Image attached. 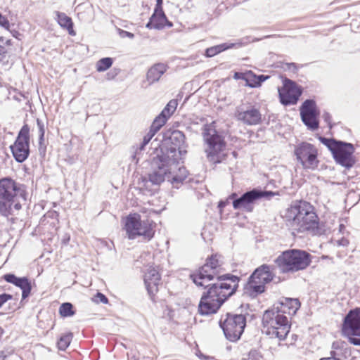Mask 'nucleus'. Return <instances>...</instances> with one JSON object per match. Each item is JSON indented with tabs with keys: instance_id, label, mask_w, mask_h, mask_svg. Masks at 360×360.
<instances>
[{
	"instance_id": "f257e3e1",
	"label": "nucleus",
	"mask_w": 360,
	"mask_h": 360,
	"mask_svg": "<svg viewBox=\"0 0 360 360\" xmlns=\"http://www.w3.org/2000/svg\"><path fill=\"white\" fill-rule=\"evenodd\" d=\"M220 258L219 255H212L202 266L191 275L197 286L208 288L202 295L198 304V311L201 315L217 313L238 287L240 279L238 276L219 275L222 265Z\"/></svg>"
},
{
	"instance_id": "f03ea898",
	"label": "nucleus",
	"mask_w": 360,
	"mask_h": 360,
	"mask_svg": "<svg viewBox=\"0 0 360 360\" xmlns=\"http://www.w3.org/2000/svg\"><path fill=\"white\" fill-rule=\"evenodd\" d=\"M184 143L185 136L179 130H174L164 139L160 153L153 159L154 170L149 175L151 182L162 181L168 169H175L176 162L186 153Z\"/></svg>"
},
{
	"instance_id": "7ed1b4c3",
	"label": "nucleus",
	"mask_w": 360,
	"mask_h": 360,
	"mask_svg": "<svg viewBox=\"0 0 360 360\" xmlns=\"http://www.w3.org/2000/svg\"><path fill=\"white\" fill-rule=\"evenodd\" d=\"M286 217L290 220L293 231L311 235L325 233V229L319 221V217L310 203L306 201L295 202L288 208Z\"/></svg>"
},
{
	"instance_id": "20e7f679",
	"label": "nucleus",
	"mask_w": 360,
	"mask_h": 360,
	"mask_svg": "<svg viewBox=\"0 0 360 360\" xmlns=\"http://www.w3.org/2000/svg\"><path fill=\"white\" fill-rule=\"evenodd\" d=\"M290 325L286 315L280 313L276 307L266 310L262 316V329L264 334L270 338L283 340L290 332Z\"/></svg>"
},
{
	"instance_id": "39448f33",
	"label": "nucleus",
	"mask_w": 360,
	"mask_h": 360,
	"mask_svg": "<svg viewBox=\"0 0 360 360\" xmlns=\"http://www.w3.org/2000/svg\"><path fill=\"white\" fill-rule=\"evenodd\" d=\"M311 262V255L304 250L292 249L283 252L275 263L281 273H294L307 268Z\"/></svg>"
},
{
	"instance_id": "423d86ee",
	"label": "nucleus",
	"mask_w": 360,
	"mask_h": 360,
	"mask_svg": "<svg viewBox=\"0 0 360 360\" xmlns=\"http://www.w3.org/2000/svg\"><path fill=\"white\" fill-rule=\"evenodd\" d=\"M18 195L22 196L15 182L9 178L0 180V212L4 216L14 214L22 207Z\"/></svg>"
},
{
	"instance_id": "0eeeda50",
	"label": "nucleus",
	"mask_w": 360,
	"mask_h": 360,
	"mask_svg": "<svg viewBox=\"0 0 360 360\" xmlns=\"http://www.w3.org/2000/svg\"><path fill=\"white\" fill-rule=\"evenodd\" d=\"M202 134L207 146L205 148L207 158L213 163L221 162L226 155V143L224 139L217 133L212 124H205Z\"/></svg>"
},
{
	"instance_id": "6e6552de",
	"label": "nucleus",
	"mask_w": 360,
	"mask_h": 360,
	"mask_svg": "<svg viewBox=\"0 0 360 360\" xmlns=\"http://www.w3.org/2000/svg\"><path fill=\"white\" fill-rule=\"evenodd\" d=\"M319 140L329 149L338 164L347 169L354 166L355 148L353 144L325 137H320Z\"/></svg>"
},
{
	"instance_id": "1a4fd4ad",
	"label": "nucleus",
	"mask_w": 360,
	"mask_h": 360,
	"mask_svg": "<svg viewBox=\"0 0 360 360\" xmlns=\"http://www.w3.org/2000/svg\"><path fill=\"white\" fill-rule=\"evenodd\" d=\"M124 228L129 239L131 240L137 236H143L149 240L155 233L153 221L148 219L141 220V216L137 213L130 214L126 218Z\"/></svg>"
},
{
	"instance_id": "9d476101",
	"label": "nucleus",
	"mask_w": 360,
	"mask_h": 360,
	"mask_svg": "<svg viewBox=\"0 0 360 360\" xmlns=\"http://www.w3.org/2000/svg\"><path fill=\"white\" fill-rule=\"evenodd\" d=\"M245 326L246 317L243 314H227L226 318L220 321V326L225 337L231 342H236L240 339Z\"/></svg>"
},
{
	"instance_id": "9b49d317",
	"label": "nucleus",
	"mask_w": 360,
	"mask_h": 360,
	"mask_svg": "<svg viewBox=\"0 0 360 360\" xmlns=\"http://www.w3.org/2000/svg\"><path fill=\"white\" fill-rule=\"evenodd\" d=\"M294 153L303 169L314 170L318 167V150L313 144L302 142L295 146Z\"/></svg>"
},
{
	"instance_id": "f8f14e48",
	"label": "nucleus",
	"mask_w": 360,
	"mask_h": 360,
	"mask_svg": "<svg viewBox=\"0 0 360 360\" xmlns=\"http://www.w3.org/2000/svg\"><path fill=\"white\" fill-rule=\"evenodd\" d=\"M275 193L272 191H266L258 189H252L243 193L240 198H236V193H233L230 198L234 199L233 207L235 210H242L250 212L253 210L254 202L260 198H269L274 196Z\"/></svg>"
},
{
	"instance_id": "ddd939ff",
	"label": "nucleus",
	"mask_w": 360,
	"mask_h": 360,
	"mask_svg": "<svg viewBox=\"0 0 360 360\" xmlns=\"http://www.w3.org/2000/svg\"><path fill=\"white\" fill-rule=\"evenodd\" d=\"M301 94L302 90L297 84L288 79H285L283 87L278 88L280 101L284 105L295 104Z\"/></svg>"
},
{
	"instance_id": "4468645a",
	"label": "nucleus",
	"mask_w": 360,
	"mask_h": 360,
	"mask_svg": "<svg viewBox=\"0 0 360 360\" xmlns=\"http://www.w3.org/2000/svg\"><path fill=\"white\" fill-rule=\"evenodd\" d=\"M319 112L316 104L314 100H306L300 108V115L302 122L311 130H316L319 127L317 117Z\"/></svg>"
},
{
	"instance_id": "2eb2a0df",
	"label": "nucleus",
	"mask_w": 360,
	"mask_h": 360,
	"mask_svg": "<svg viewBox=\"0 0 360 360\" xmlns=\"http://www.w3.org/2000/svg\"><path fill=\"white\" fill-rule=\"evenodd\" d=\"M235 116L237 120L246 125H257L262 121L260 111L254 106L240 105L236 108Z\"/></svg>"
},
{
	"instance_id": "dca6fc26",
	"label": "nucleus",
	"mask_w": 360,
	"mask_h": 360,
	"mask_svg": "<svg viewBox=\"0 0 360 360\" xmlns=\"http://www.w3.org/2000/svg\"><path fill=\"white\" fill-rule=\"evenodd\" d=\"M143 281L149 296L153 300L155 294L158 292L159 285L161 283L160 274L155 267L150 266L144 274Z\"/></svg>"
},
{
	"instance_id": "f3484780",
	"label": "nucleus",
	"mask_w": 360,
	"mask_h": 360,
	"mask_svg": "<svg viewBox=\"0 0 360 360\" xmlns=\"http://www.w3.org/2000/svg\"><path fill=\"white\" fill-rule=\"evenodd\" d=\"M342 332L345 335L360 334V310L350 311L345 317Z\"/></svg>"
},
{
	"instance_id": "a211bd4d",
	"label": "nucleus",
	"mask_w": 360,
	"mask_h": 360,
	"mask_svg": "<svg viewBox=\"0 0 360 360\" xmlns=\"http://www.w3.org/2000/svg\"><path fill=\"white\" fill-rule=\"evenodd\" d=\"M179 160L176 162L175 169H168L164 179L158 183L152 182L153 184H160L165 180L170 181L173 186L182 183L187 177L188 172L184 167L179 166Z\"/></svg>"
},
{
	"instance_id": "6ab92c4d",
	"label": "nucleus",
	"mask_w": 360,
	"mask_h": 360,
	"mask_svg": "<svg viewBox=\"0 0 360 360\" xmlns=\"http://www.w3.org/2000/svg\"><path fill=\"white\" fill-rule=\"evenodd\" d=\"M250 42L249 37L243 38L239 39L235 43H224L217 46L210 47L206 49L205 54L207 57H213L217 53H219L225 50L231 48H240L248 44Z\"/></svg>"
},
{
	"instance_id": "aec40b11",
	"label": "nucleus",
	"mask_w": 360,
	"mask_h": 360,
	"mask_svg": "<svg viewBox=\"0 0 360 360\" xmlns=\"http://www.w3.org/2000/svg\"><path fill=\"white\" fill-rule=\"evenodd\" d=\"M172 25V23L167 20L163 10H154V13L147 23L146 27L161 30L166 26L171 27Z\"/></svg>"
},
{
	"instance_id": "412c9836",
	"label": "nucleus",
	"mask_w": 360,
	"mask_h": 360,
	"mask_svg": "<svg viewBox=\"0 0 360 360\" xmlns=\"http://www.w3.org/2000/svg\"><path fill=\"white\" fill-rule=\"evenodd\" d=\"M272 268L267 264H263L257 268L250 276L262 284L266 285L273 280L274 274L271 271Z\"/></svg>"
},
{
	"instance_id": "4be33fe9",
	"label": "nucleus",
	"mask_w": 360,
	"mask_h": 360,
	"mask_svg": "<svg viewBox=\"0 0 360 360\" xmlns=\"http://www.w3.org/2000/svg\"><path fill=\"white\" fill-rule=\"evenodd\" d=\"M280 313L285 315H293L300 307V303L297 299L285 298L284 302L274 305Z\"/></svg>"
},
{
	"instance_id": "5701e85b",
	"label": "nucleus",
	"mask_w": 360,
	"mask_h": 360,
	"mask_svg": "<svg viewBox=\"0 0 360 360\" xmlns=\"http://www.w3.org/2000/svg\"><path fill=\"white\" fill-rule=\"evenodd\" d=\"M265 290V285L259 283L258 281L250 276L247 283L243 288V294L248 297H255L258 295L264 292Z\"/></svg>"
},
{
	"instance_id": "b1692460",
	"label": "nucleus",
	"mask_w": 360,
	"mask_h": 360,
	"mask_svg": "<svg viewBox=\"0 0 360 360\" xmlns=\"http://www.w3.org/2000/svg\"><path fill=\"white\" fill-rule=\"evenodd\" d=\"M265 290V285L259 283L258 281L250 276L247 283L243 288V294L248 297H255L258 295L264 292Z\"/></svg>"
},
{
	"instance_id": "393cba45",
	"label": "nucleus",
	"mask_w": 360,
	"mask_h": 360,
	"mask_svg": "<svg viewBox=\"0 0 360 360\" xmlns=\"http://www.w3.org/2000/svg\"><path fill=\"white\" fill-rule=\"evenodd\" d=\"M167 66L164 63H157L152 66L147 72V80L150 84L158 82L167 71Z\"/></svg>"
},
{
	"instance_id": "a878e982",
	"label": "nucleus",
	"mask_w": 360,
	"mask_h": 360,
	"mask_svg": "<svg viewBox=\"0 0 360 360\" xmlns=\"http://www.w3.org/2000/svg\"><path fill=\"white\" fill-rule=\"evenodd\" d=\"M10 149L15 160L22 162V127L20 129L15 142L10 146Z\"/></svg>"
},
{
	"instance_id": "bb28decb",
	"label": "nucleus",
	"mask_w": 360,
	"mask_h": 360,
	"mask_svg": "<svg viewBox=\"0 0 360 360\" xmlns=\"http://www.w3.org/2000/svg\"><path fill=\"white\" fill-rule=\"evenodd\" d=\"M56 19L60 25L64 29H66L68 31L69 34L71 36H75L76 32L73 29V22L72 19L68 17L65 13L60 12H56Z\"/></svg>"
},
{
	"instance_id": "cd10ccee",
	"label": "nucleus",
	"mask_w": 360,
	"mask_h": 360,
	"mask_svg": "<svg viewBox=\"0 0 360 360\" xmlns=\"http://www.w3.org/2000/svg\"><path fill=\"white\" fill-rule=\"evenodd\" d=\"M58 222V213L56 211L47 212L41 219L42 226L49 225L55 229H57Z\"/></svg>"
},
{
	"instance_id": "c85d7f7f",
	"label": "nucleus",
	"mask_w": 360,
	"mask_h": 360,
	"mask_svg": "<svg viewBox=\"0 0 360 360\" xmlns=\"http://www.w3.org/2000/svg\"><path fill=\"white\" fill-rule=\"evenodd\" d=\"M177 105H178V103H177L176 100L172 99V100L169 101V103L167 104V105L162 110L160 114L162 115H165L166 117V118L168 120L170 117V116L176 110Z\"/></svg>"
},
{
	"instance_id": "c756f323",
	"label": "nucleus",
	"mask_w": 360,
	"mask_h": 360,
	"mask_svg": "<svg viewBox=\"0 0 360 360\" xmlns=\"http://www.w3.org/2000/svg\"><path fill=\"white\" fill-rule=\"evenodd\" d=\"M59 314L62 317L72 316L75 312L73 310V306L70 302L63 303L59 308Z\"/></svg>"
},
{
	"instance_id": "7c9ffc66",
	"label": "nucleus",
	"mask_w": 360,
	"mask_h": 360,
	"mask_svg": "<svg viewBox=\"0 0 360 360\" xmlns=\"http://www.w3.org/2000/svg\"><path fill=\"white\" fill-rule=\"evenodd\" d=\"M112 63L113 60L111 58H101L96 63V70L98 72H104L112 66Z\"/></svg>"
},
{
	"instance_id": "2f4dec72",
	"label": "nucleus",
	"mask_w": 360,
	"mask_h": 360,
	"mask_svg": "<svg viewBox=\"0 0 360 360\" xmlns=\"http://www.w3.org/2000/svg\"><path fill=\"white\" fill-rule=\"evenodd\" d=\"M167 121V119L166 118V117L165 115H162L161 114H160L158 116L155 117V119L153 122L150 127V129L152 130V131L157 133L160 129V128L165 124Z\"/></svg>"
},
{
	"instance_id": "473e14b6",
	"label": "nucleus",
	"mask_w": 360,
	"mask_h": 360,
	"mask_svg": "<svg viewBox=\"0 0 360 360\" xmlns=\"http://www.w3.org/2000/svg\"><path fill=\"white\" fill-rule=\"evenodd\" d=\"M72 338V333L63 335L58 341V349L60 350H65L70 345Z\"/></svg>"
},
{
	"instance_id": "72a5a7b5",
	"label": "nucleus",
	"mask_w": 360,
	"mask_h": 360,
	"mask_svg": "<svg viewBox=\"0 0 360 360\" xmlns=\"http://www.w3.org/2000/svg\"><path fill=\"white\" fill-rule=\"evenodd\" d=\"M4 279L22 290V278H18L14 274H8L4 276Z\"/></svg>"
},
{
	"instance_id": "f704fd0d",
	"label": "nucleus",
	"mask_w": 360,
	"mask_h": 360,
	"mask_svg": "<svg viewBox=\"0 0 360 360\" xmlns=\"http://www.w3.org/2000/svg\"><path fill=\"white\" fill-rule=\"evenodd\" d=\"M37 122H38V125H39V150L40 151V153H41V152H44L45 148H46V146L44 143V126L41 125L39 124V121H37Z\"/></svg>"
},
{
	"instance_id": "c9c22d12",
	"label": "nucleus",
	"mask_w": 360,
	"mask_h": 360,
	"mask_svg": "<svg viewBox=\"0 0 360 360\" xmlns=\"http://www.w3.org/2000/svg\"><path fill=\"white\" fill-rule=\"evenodd\" d=\"M28 131L29 128L27 125H24V160H26L29 155V150L28 148H25V146L28 147V138L27 136Z\"/></svg>"
},
{
	"instance_id": "e433bc0d",
	"label": "nucleus",
	"mask_w": 360,
	"mask_h": 360,
	"mask_svg": "<svg viewBox=\"0 0 360 360\" xmlns=\"http://www.w3.org/2000/svg\"><path fill=\"white\" fill-rule=\"evenodd\" d=\"M156 133L154 132V131H152V130L150 129V131L148 133L147 135H146L144 137H143V141H142V143L141 144L140 147H139V150H143L145 146H146L149 141L151 140V139L154 136V135Z\"/></svg>"
},
{
	"instance_id": "4c0bfd02",
	"label": "nucleus",
	"mask_w": 360,
	"mask_h": 360,
	"mask_svg": "<svg viewBox=\"0 0 360 360\" xmlns=\"http://www.w3.org/2000/svg\"><path fill=\"white\" fill-rule=\"evenodd\" d=\"M32 285L31 281L24 277V300L29 296Z\"/></svg>"
},
{
	"instance_id": "58836bf2",
	"label": "nucleus",
	"mask_w": 360,
	"mask_h": 360,
	"mask_svg": "<svg viewBox=\"0 0 360 360\" xmlns=\"http://www.w3.org/2000/svg\"><path fill=\"white\" fill-rule=\"evenodd\" d=\"M348 337L349 342L354 345H360V334L346 335Z\"/></svg>"
},
{
	"instance_id": "ea45409f",
	"label": "nucleus",
	"mask_w": 360,
	"mask_h": 360,
	"mask_svg": "<svg viewBox=\"0 0 360 360\" xmlns=\"http://www.w3.org/2000/svg\"><path fill=\"white\" fill-rule=\"evenodd\" d=\"M269 78V76H265L263 75H258L256 77V81L254 84H250L252 87H257L261 86L262 83Z\"/></svg>"
},
{
	"instance_id": "a19ab883",
	"label": "nucleus",
	"mask_w": 360,
	"mask_h": 360,
	"mask_svg": "<svg viewBox=\"0 0 360 360\" xmlns=\"http://www.w3.org/2000/svg\"><path fill=\"white\" fill-rule=\"evenodd\" d=\"M94 301L96 302H101V303H103V304H106L108 303V298L103 295L102 294L101 292H97V294L96 295L95 297H94Z\"/></svg>"
},
{
	"instance_id": "79ce46f5",
	"label": "nucleus",
	"mask_w": 360,
	"mask_h": 360,
	"mask_svg": "<svg viewBox=\"0 0 360 360\" xmlns=\"http://www.w3.org/2000/svg\"><path fill=\"white\" fill-rule=\"evenodd\" d=\"M330 356L328 357H323L319 360H341L339 355L335 351H331L330 353Z\"/></svg>"
},
{
	"instance_id": "37998d69",
	"label": "nucleus",
	"mask_w": 360,
	"mask_h": 360,
	"mask_svg": "<svg viewBox=\"0 0 360 360\" xmlns=\"http://www.w3.org/2000/svg\"><path fill=\"white\" fill-rule=\"evenodd\" d=\"M119 34L122 38L128 37L133 39L134 37V34L133 33L120 29L119 30Z\"/></svg>"
},
{
	"instance_id": "c03bdc74",
	"label": "nucleus",
	"mask_w": 360,
	"mask_h": 360,
	"mask_svg": "<svg viewBox=\"0 0 360 360\" xmlns=\"http://www.w3.org/2000/svg\"><path fill=\"white\" fill-rule=\"evenodd\" d=\"M12 296L11 295L4 293L0 295V307L8 300L11 299Z\"/></svg>"
},
{
	"instance_id": "a18cd8bd",
	"label": "nucleus",
	"mask_w": 360,
	"mask_h": 360,
	"mask_svg": "<svg viewBox=\"0 0 360 360\" xmlns=\"http://www.w3.org/2000/svg\"><path fill=\"white\" fill-rule=\"evenodd\" d=\"M8 25L9 23L8 20L0 13V25L4 27H8Z\"/></svg>"
},
{
	"instance_id": "49530a36",
	"label": "nucleus",
	"mask_w": 360,
	"mask_h": 360,
	"mask_svg": "<svg viewBox=\"0 0 360 360\" xmlns=\"http://www.w3.org/2000/svg\"><path fill=\"white\" fill-rule=\"evenodd\" d=\"M162 0H156V5L155 10H163L162 9Z\"/></svg>"
},
{
	"instance_id": "de8ad7c7",
	"label": "nucleus",
	"mask_w": 360,
	"mask_h": 360,
	"mask_svg": "<svg viewBox=\"0 0 360 360\" xmlns=\"http://www.w3.org/2000/svg\"><path fill=\"white\" fill-rule=\"evenodd\" d=\"M323 118L325 120V121L326 122H330V115L329 113L328 112H326L324 115H323Z\"/></svg>"
},
{
	"instance_id": "09e8293b",
	"label": "nucleus",
	"mask_w": 360,
	"mask_h": 360,
	"mask_svg": "<svg viewBox=\"0 0 360 360\" xmlns=\"http://www.w3.org/2000/svg\"><path fill=\"white\" fill-rule=\"evenodd\" d=\"M6 355L3 351H0V360H5Z\"/></svg>"
},
{
	"instance_id": "8fccbe9b",
	"label": "nucleus",
	"mask_w": 360,
	"mask_h": 360,
	"mask_svg": "<svg viewBox=\"0 0 360 360\" xmlns=\"http://www.w3.org/2000/svg\"><path fill=\"white\" fill-rule=\"evenodd\" d=\"M345 229V225L342 224H340L339 226V231L340 233L343 232V230Z\"/></svg>"
},
{
	"instance_id": "3c124183",
	"label": "nucleus",
	"mask_w": 360,
	"mask_h": 360,
	"mask_svg": "<svg viewBox=\"0 0 360 360\" xmlns=\"http://www.w3.org/2000/svg\"><path fill=\"white\" fill-rule=\"evenodd\" d=\"M225 206V202H220L219 204V207H223Z\"/></svg>"
},
{
	"instance_id": "603ef678",
	"label": "nucleus",
	"mask_w": 360,
	"mask_h": 360,
	"mask_svg": "<svg viewBox=\"0 0 360 360\" xmlns=\"http://www.w3.org/2000/svg\"><path fill=\"white\" fill-rule=\"evenodd\" d=\"M69 240H70V237H68L67 238L63 239V243L65 244H66L69 241Z\"/></svg>"
},
{
	"instance_id": "864d4df0",
	"label": "nucleus",
	"mask_w": 360,
	"mask_h": 360,
	"mask_svg": "<svg viewBox=\"0 0 360 360\" xmlns=\"http://www.w3.org/2000/svg\"><path fill=\"white\" fill-rule=\"evenodd\" d=\"M234 78H236V79H238L239 78V73L238 72H236L235 73Z\"/></svg>"
},
{
	"instance_id": "5fc2aeb1",
	"label": "nucleus",
	"mask_w": 360,
	"mask_h": 360,
	"mask_svg": "<svg viewBox=\"0 0 360 360\" xmlns=\"http://www.w3.org/2000/svg\"><path fill=\"white\" fill-rule=\"evenodd\" d=\"M13 97L14 99H15V100H17L18 101H20V98H18V96H16L15 95H14Z\"/></svg>"
},
{
	"instance_id": "6e6d98bb",
	"label": "nucleus",
	"mask_w": 360,
	"mask_h": 360,
	"mask_svg": "<svg viewBox=\"0 0 360 360\" xmlns=\"http://www.w3.org/2000/svg\"><path fill=\"white\" fill-rule=\"evenodd\" d=\"M255 353H256V352H255H255H250V356H253V354H254Z\"/></svg>"
},
{
	"instance_id": "4d7b16f0",
	"label": "nucleus",
	"mask_w": 360,
	"mask_h": 360,
	"mask_svg": "<svg viewBox=\"0 0 360 360\" xmlns=\"http://www.w3.org/2000/svg\"><path fill=\"white\" fill-rule=\"evenodd\" d=\"M269 37H271V36H270V35H266V36H265L264 38H265V39H266V38H269Z\"/></svg>"
},
{
	"instance_id": "13d9d810",
	"label": "nucleus",
	"mask_w": 360,
	"mask_h": 360,
	"mask_svg": "<svg viewBox=\"0 0 360 360\" xmlns=\"http://www.w3.org/2000/svg\"><path fill=\"white\" fill-rule=\"evenodd\" d=\"M259 39H252V41H257Z\"/></svg>"
},
{
	"instance_id": "bf43d9fd",
	"label": "nucleus",
	"mask_w": 360,
	"mask_h": 360,
	"mask_svg": "<svg viewBox=\"0 0 360 360\" xmlns=\"http://www.w3.org/2000/svg\"><path fill=\"white\" fill-rule=\"evenodd\" d=\"M142 212H146V211L145 210V209H143L141 210Z\"/></svg>"
},
{
	"instance_id": "052dcab7",
	"label": "nucleus",
	"mask_w": 360,
	"mask_h": 360,
	"mask_svg": "<svg viewBox=\"0 0 360 360\" xmlns=\"http://www.w3.org/2000/svg\"><path fill=\"white\" fill-rule=\"evenodd\" d=\"M297 338V335H293V339H295Z\"/></svg>"
},
{
	"instance_id": "680f3d73",
	"label": "nucleus",
	"mask_w": 360,
	"mask_h": 360,
	"mask_svg": "<svg viewBox=\"0 0 360 360\" xmlns=\"http://www.w3.org/2000/svg\"><path fill=\"white\" fill-rule=\"evenodd\" d=\"M297 338V335H293V339H295Z\"/></svg>"
},
{
	"instance_id": "e2e57ef3",
	"label": "nucleus",
	"mask_w": 360,
	"mask_h": 360,
	"mask_svg": "<svg viewBox=\"0 0 360 360\" xmlns=\"http://www.w3.org/2000/svg\"><path fill=\"white\" fill-rule=\"evenodd\" d=\"M351 360H356V359H352Z\"/></svg>"
}]
</instances>
